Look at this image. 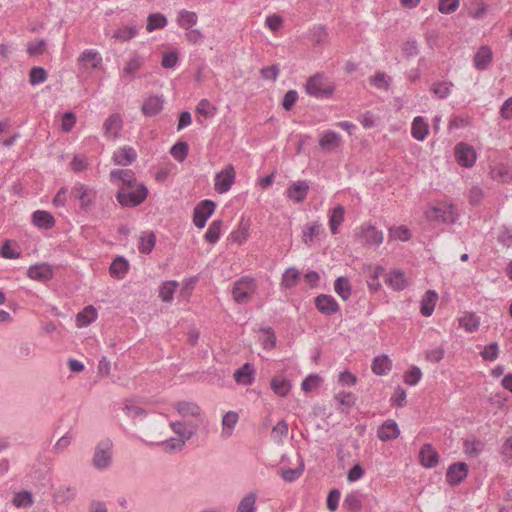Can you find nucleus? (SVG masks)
I'll return each mask as SVG.
<instances>
[{"label": "nucleus", "instance_id": "obj_1", "mask_svg": "<svg viewBox=\"0 0 512 512\" xmlns=\"http://www.w3.org/2000/svg\"><path fill=\"white\" fill-rule=\"evenodd\" d=\"M148 194V188L143 183L136 185L133 188L120 187L115 198L122 207L134 208L141 205L147 199Z\"/></svg>", "mask_w": 512, "mask_h": 512}, {"label": "nucleus", "instance_id": "obj_2", "mask_svg": "<svg viewBox=\"0 0 512 512\" xmlns=\"http://www.w3.org/2000/svg\"><path fill=\"white\" fill-rule=\"evenodd\" d=\"M91 463L97 471H106L112 466L113 442L111 439H103L95 445Z\"/></svg>", "mask_w": 512, "mask_h": 512}, {"label": "nucleus", "instance_id": "obj_3", "mask_svg": "<svg viewBox=\"0 0 512 512\" xmlns=\"http://www.w3.org/2000/svg\"><path fill=\"white\" fill-rule=\"evenodd\" d=\"M70 196L79 202V209L85 213L90 212L94 206L97 191L83 183H76L70 191Z\"/></svg>", "mask_w": 512, "mask_h": 512}, {"label": "nucleus", "instance_id": "obj_4", "mask_svg": "<svg viewBox=\"0 0 512 512\" xmlns=\"http://www.w3.org/2000/svg\"><path fill=\"white\" fill-rule=\"evenodd\" d=\"M305 91L309 96L317 99L329 98L334 92V86L325 83L323 74L316 73L308 78Z\"/></svg>", "mask_w": 512, "mask_h": 512}, {"label": "nucleus", "instance_id": "obj_5", "mask_svg": "<svg viewBox=\"0 0 512 512\" xmlns=\"http://www.w3.org/2000/svg\"><path fill=\"white\" fill-rule=\"evenodd\" d=\"M256 288L257 285L253 278L242 277L241 279L237 280L234 284L232 290L233 298L239 304L246 303L255 293Z\"/></svg>", "mask_w": 512, "mask_h": 512}, {"label": "nucleus", "instance_id": "obj_6", "mask_svg": "<svg viewBox=\"0 0 512 512\" xmlns=\"http://www.w3.org/2000/svg\"><path fill=\"white\" fill-rule=\"evenodd\" d=\"M236 172L232 164H228L214 177V189L219 194L227 193L235 182Z\"/></svg>", "mask_w": 512, "mask_h": 512}, {"label": "nucleus", "instance_id": "obj_7", "mask_svg": "<svg viewBox=\"0 0 512 512\" xmlns=\"http://www.w3.org/2000/svg\"><path fill=\"white\" fill-rule=\"evenodd\" d=\"M215 207V203L209 199L202 200L197 204L193 212L194 225L199 229L204 228L208 219L213 215Z\"/></svg>", "mask_w": 512, "mask_h": 512}, {"label": "nucleus", "instance_id": "obj_8", "mask_svg": "<svg viewBox=\"0 0 512 512\" xmlns=\"http://www.w3.org/2000/svg\"><path fill=\"white\" fill-rule=\"evenodd\" d=\"M110 181L120 189V187L133 188L136 185L143 184L138 182L136 175L131 169H113L110 172Z\"/></svg>", "mask_w": 512, "mask_h": 512}, {"label": "nucleus", "instance_id": "obj_9", "mask_svg": "<svg viewBox=\"0 0 512 512\" xmlns=\"http://www.w3.org/2000/svg\"><path fill=\"white\" fill-rule=\"evenodd\" d=\"M145 62V56L137 52L130 54L120 72L121 79H128L130 81L136 79L138 71L143 67Z\"/></svg>", "mask_w": 512, "mask_h": 512}, {"label": "nucleus", "instance_id": "obj_10", "mask_svg": "<svg viewBox=\"0 0 512 512\" xmlns=\"http://www.w3.org/2000/svg\"><path fill=\"white\" fill-rule=\"evenodd\" d=\"M102 64L103 58L96 49H85L78 57V66L84 71L99 69Z\"/></svg>", "mask_w": 512, "mask_h": 512}, {"label": "nucleus", "instance_id": "obj_11", "mask_svg": "<svg viewBox=\"0 0 512 512\" xmlns=\"http://www.w3.org/2000/svg\"><path fill=\"white\" fill-rule=\"evenodd\" d=\"M454 155L457 163L466 168L472 167L477 159L474 148L464 142H460L455 146Z\"/></svg>", "mask_w": 512, "mask_h": 512}, {"label": "nucleus", "instance_id": "obj_12", "mask_svg": "<svg viewBox=\"0 0 512 512\" xmlns=\"http://www.w3.org/2000/svg\"><path fill=\"white\" fill-rule=\"evenodd\" d=\"M314 304L324 316H332L340 312V306L332 295L320 294L315 297Z\"/></svg>", "mask_w": 512, "mask_h": 512}, {"label": "nucleus", "instance_id": "obj_13", "mask_svg": "<svg viewBox=\"0 0 512 512\" xmlns=\"http://www.w3.org/2000/svg\"><path fill=\"white\" fill-rule=\"evenodd\" d=\"M123 128V119L117 114H111L103 123V136L108 140L119 138Z\"/></svg>", "mask_w": 512, "mask_h": 512}, {"label": "nucleus", "instance_id": "obj_14", "mask_svg": "<svg viewBox=\"0 0 512 512\" xmlns=\"http://www.w3.org/2000/svg\"><path fill=\"white\" fill-rule=\"evenodd\" d=\"M310 190V186L308 181L306 180H298L295 182H292L286 189L285 195L290 200L300 203L303 202Z\"/></svg>", "mask_w": 512, "mask_h": 512}, {"label": "nucleus", "instance_id": "obj_15", "mask_svg": "<svg viewBox=\"0 0 512 512\" xmlns=\"http://www.w3.org/2000/svg\"><path fill=\"white\" fill-rule=\"evenodd\" d=\"M172 431L185 443L197 432L198 426L191 421H171L169 423Z\"/></svg>", "mask_w": 512, "mask_h": 512}, {"label": "nucleus", "instance_id": "obj_16", "mask_svg": "<svg viewBox=\"0 0 512 512\" xmlns=\"http://www.w3.org/2000/svg\"><path fill=\"white\" fill-rule=\"evenodd\" d=\"M468 475V465L464 462L451 464L446 472V481L450 485H458Z\"/></svg>", "mask_w": 512, "mask_h": 512}, {"label": "nucleus", "instance_id": "obj_17", "mask_svg": "<svg viewBox=\"0 0 512 512\" xmlns=\"http://www.w3.org/2000/svg\"><path fill=\"white\" fill-rule=\"evenodd\" d=\"M233 377L237 384L249 386L255 382L256 370L251 363L247 362L234 372Z\"/></svg>", "mask_w": 512, "mask_h": 512}, {"label": "nucleus", "instance_id": "obj_18", "mask_svg": "<svg viewBox=\"0 0 512 512\" xmlns=\"http://www.w3.org/2000/svg\"><path fill=\"white\" fill-rule=\"evenodd\" d=\"M137 159V152L131 146H123L114 151L112 160L115 165L128 166Z\"/></svg>", "mask_w": 512, "mask_h": 512}, {"label": "nucleus", "instance_id": "obj_19", "mask_svg": "<svg viewBox=\"0 0 512 512\" xmlns=\"http://www.w3.org/2000/svg\"><path fill=\"white\" fill-rule=\"evenodd\" d=\"M27 276L36 281H48L53 278V270L47 263L31 265L27 270Z\"/></svg>", "mask_w": 512, "mask_h": 512}, {"label": "nucleus", "instance_id": "obj_20", "mask_svg": "<svg viewBox=\"0 0 512 512\" xmlns=\"http://www.w3.org/2000/svg\"><path fill=\"white\" fill-rule=\"evenodd\" d=\"M31 222L35 227L44 230L52 229L56 223L53 215L45 210L34 211L31 216Z\"/></svg>", "mask_w": 512, "mask_h": 512}, {"label": "nucleus", "instance_id": "obj_21", "mask_svg": "<svg viewBox=\"0 0 512 512\" xmlns=\"http://www.w3.org/2000/svg\"><path fill=\"white\" fill-rule=\"evenodd\" d=\"M400 435V429L396 421L386 420L377 430V436L381 441L387 442L396 439Z\"/></svg>", "mask_w": 512, "mask_h": 512}, {"label": "nucleus", "instance_id": "obj_22", "mask_svg": "<svg viewBox=\"0 0 512 512\" xmlns=\"http://www.w3.org/2000/svg\"><path fill=\"white\" fill-rule=\"evenodd\" d=\"M493 59V52L489 46H481L474 55L473 64L474 67L483 71L488 68Z\"/></svg>", "mask_w": 512, "mask_h": 512}, {"label": "nucleus", "instance_id": "obj_23", "mask_svg": "<svg viewBox=\"0 0 512 512\" xmlns=\"http://www.w3.org/2000/svg\"><path fill=\"white\" fill-rule=\"evenodd\" d=\"M341 143V136L333 130H327L319 140L320 148L325 152L335 151Z\"/></svg>", "mask_w": 512, "mask_h": 512}, {"label": "nucleus", "instance_id": "obj_24", "mask_svg": "<svg viewBox=\"0 0 512 512\" xmlns=\"http://www.w3.org/2000/svg\"><path fill=\"white\" fill-rule=\"evenodd\" d=\"M163 104L164 99L162 96H150L143 102L142 112L147 117L155 116L162 111Z\"/></svg>", "mask_w": 512, "mask_h": 512}, {"label": "nucleus", "instance_id": "obj_25", "mask_svg": "<svg viewBox=\"0 0 512 512\" xmlns=\"http://www.w3.org/2000/svg\"><path fill=\"white\" fill-rule=\"evenodd\" d=\"M419 458L421 464L426 468H434L439 462V455L431 444H424L420 450Z\"/></svg>", "mask_w": 512, "mask_h": 512}, {"label": "nucleus", "instance_id": "obj_26", "mask_svg": "<svg viewBox=\"0 0 512 512\" xmlns=\"http://www.w3.org/2000/svg\"><path fill=\"white\" fill-rule=\"evenodd\" d=\"M300 271L296 267L287 268L281 277L280 288L283 291L294 288L300 281Z\"/></svg>", "mask_w": 512, "mask_h": 512}, {"label": "nucleus", "instance_id": "obj_27", "mask_svg": "<svg viewBox=\"0 0 512 512\" xmlns=\"http://www.w3.org/2000/svg\"><path fill=\"white\" fill-rule=\"evenodd\" d=\"M438 300V294L435 290H428L423 295L420 302V312L423 316L429 317L433 314Z\"/></svg>", "mask_w": 512, "mask_h": 512}, {"label": "nucleus", "instance_id": "obj_28", "mask_svg": "<svg viewBox=\"0 0 512 512\" xmlns=\"http://www.w3.org/2000/svg\"><path fill=\"white\" fill-rule=\"evenodd\" d=\"M175 410L182 417H193L198 418L201 415V408L195 402L190 401H179L174 405Z\"/></svg>", "mask_w": 512, "mask_h": 512}, {"label": "nucleus", "instance_id": "obj_29", "mask_svg": "<svg viewBox=\"0 0 512 512\" xmlns=\"http://www.w3.org/2000/svg\"><path fill=\"white\" fill-rule=\"evenodd\" d=\"M429 133V124L422 116H416L411 126V135L417 141H424Z\"/></svg>", "mask_w": 512, "mask_h": 512}, {"label": "nucleus", "instance_id": "obj_30", "mask_svg": "<svg viewBox=\"0 0 512 512\" xmlns=\"http://www.w3.org/2000/svg\"><path fill=\"white\" fill-rule=\"evenodd\" d=\"M362 237L369 245L379 246L383 243L384 236L382 231L378 230L373 225H366L362 229Z\"/></svg>", "mask_w": 512, "mask_h": 512}, {"label": "nucleus", "instance_id": "obj_31", "mask_svg": "<svg viewBox=\"0 0 512 512\" xmlns=\"http://www.w3.org/2000/svg\"><path fill=\"white\" fill-rule=\"evenodd\" d=\"M98 317L96 308L92 305L86 306L81 312L76 315V325L79 328L87 327Z\"/></svg>", "mask_w": 512, "mask_h": 512}, {"label": "nucleus", "instance_id": "obj_32", "mask_svg": "<svg viewBox=\"0 0 512 512\" xmlns=\"http://www.w3.org/2000/svg\"><path fill=\"white\" fill-rule=\"evenodd\" d=\"M371 369L379 376L387 375L392 369V361L387 355H379L373 359Z\"/></svg>", "mask_w": 512, "mask_h": 512}, {"label": "nucleus", "instance_id": "obj_33", "mask_svg": "<svg viewBox=\"0 0 512 512\" xmlns=\"http://www.w3.org/2000/svg\"><path fill=\"white\" fill-rule=\"evenodd\" d=\"M387 284L395 291L404 290L407 286L405 274L400 269L392 270L387 277Z\"/></svg>", "mask_w": 512, "mask_h": 512}, {"label": "nucleus", "instance_id": "obj_34", "mask_svg": "<svg viewBox=\"0 0 512 512\" xmlns=\"http://www.w3.org/2000/svg\"><path fill=\"white\" fill-rule=\"evenodd\" d=\"M270 386L273 392L279 397H286L291 390V384L289 380L283 376L273 377Z\"/></svg>", "mask_w": 512, "mask_h": 512}, {"label": "nucleus", "instance_id": "obj_35", "mask_svg": "<svg viewBox=\"0 0 512 512\" xmlns=\"http://www.w3.org/2000/svg\"><path fill=\"white\" fill-rule=\"evenodd\" d=\"M129 269V263L128 261L121 256H118L114 261L111 263L109 271L112 277L117 279H123L125 275L127 274Z\"/></svg>", "mask_w": 512, "mask_h": 512}, {"label": "nucleus", "instance_id": "obj_36", "mask_svg": "<svg viewBox=\"0 0 512 512\" xmlns=\"http://www.w3.org/2000/svg\"><path fill=\"white\" fill-rule=\"evenodd\" d=\"M197 22H198V16L195 12L188 11L186 9H181L180 11H178L177 23L181 28H183L185 30H189L194 25H196Z\"/></svg>", "mask_w": 512, "mask_h": 512}, {"label": "nucleus", "instance_id": "obj_37", "mask_svg": "<svg viewBox=\"0 0 512 512\" xmlns=\"http://www.w3.org/2000/svg\"><path fill=\"white\" fill-rule=\"evenodd\" d=\"M336 294L344 301H347L352 294V287L347 277L340 276L334 282Z\"/></svg>", "mask_w": 512, "mask_h": 512}, {"label": "nucleus", "instance_id": "obj_38", "mask_svg": "<svg viewBox=\"0 0 512 512\" xmlns=\"http://www.w3.org/2000/svg\"><path fill=\"white\" fill-rule=\"evenodd\" d=\"M345 210L343 206H336L329 214V227L332 234H337L339 232V226L344 221Z\"/></svg>", "mask_w": 512, "mask_h": 512}, {"label": "nucleus", "instance_id": "obj_39", "mask_svg": "<svg viewBox=\"0 0 512 512\" xmlns=\"http://www.w3.org/2000/svg\"><path fill=\"white\" fill-rule=\"evenodd\" d=\"M222 226H223L222 220L212 221L211 224L209 225L207 231L204 234L205 241H207L208 243H210L212 245L216 244L221 237Z\"/></svg>", "mask_w": 512, "mask_h": 512}, {"label": "nucleus", "instance_id": "obj_40", "mask_svg": "<svg viewBox=\"0 0 512 512\" xmlns=\"http://www.w3.org/2000/svg\"><path fill=\"white\" fill-rule=\"evenodd\" d=\"M257 493H247L238 503L236 512H256L257 511Z\"/></svg>", "mask_w": 512, "mask_h": 512}, {"label": "nucleus", "instance_id": "obj_41", "mask_svg": "<svg viewBox=\"0 0 512 512\" xmlns=\"http://www.w3.org/2000/svg\"><path fill=\"white\" fill-rule=\"evenodd\" d=\"M459 325L467 332L473 333L479 329L480 317L474 313H465L459 318Z\"/></svg>", "mask_w": 512, "mask_h": 512}, {"label": "nucleus", "instance_id": "obj_42", "mask_svg": "<svg viewBox=\"0 0 512 512\" xmlns=\"http://www.w3.org/2000/svg\"><path fill=\"white\" fill-rule=\"evenodd\" d=\"M20 256L21 251L19 250L17 244L12 240H5L0 248V257L4 259H18Z\"/></svg>", "mask_w": 512, "mask_h": 512}, {"label": "nucleus", "instance_id": "obj_43", "mask_svg": "<svg viewBox=\"0 0 512 512\" xmlns=\"http://www.w3.org/2000/svg\"><path fill=\"white\" fill-rule=\"evenodd\" d=\"M138 35V28L136 26H124L114 31L112 38L116 41L127 42Z\"/></svg>", "mask_w": 512, "mask_h": 512}, {"label": "nucleus", "instance_id": "obj_44", "mask_svg": "<svg viewBox=\"0 0 512 512\" xmlns=\"http://www.w3.org/2000/svg\"><path fill=\"white\" fill-rule=\"evenodd\" d=\"M167 18L161 13H151L147 18L146 29L148 32L163 29L167 26Z\"/></svg>", "mask_w": 512, "mask_h": 512}, {"label": "nucleus", "instance_id": "obj_45", "mask_svg": "<svg viewBox=\"0 0 512 512\" xmlns=\"http://www.w3.org/2000/svg\"><path fill=\"white\" fill-rule=\"evenodd\" d=\"M239 420V415L235 411H228L223 415L222 418V433L230 436L232 431L234 430L237 422Z\"/></svg>", "mask_w": 512, "mask_h": 512}, {"label": "nucleus", "instance_id": "obj_46", "mask_svg": "<svg viewBox=\"0 0 512 512\" xmlns=\"http://www.w3.org/2000/svg\"><path fill=\"white\" fill-rule=\"evenodd\" d=\"M343 507L350 512H358L362 508L361 495L358 492H351L345 496Z\"/></svg>", "mask_w": 512, "mask_h": 512}, {"label": "nucleus", "instance_id": "obj_47", "mask_svg": "<svg viewBox=\"0 0 512 512\" xmlns=\"http://www.w3.org/2000/svg\"><path fill=\"white\" fill-rule=\"evenodd\" d=\"M12 503L17 508H27L33 505V495L29 491H20L14 494Z\"/></svg>", "mask_w": 512, "mask_h": 512}, {"label": "nucleus", "instance_id": "obj_48", "mask_svg": "<svg viewBox=\"0 0 512 512\" xmlns=\"http://www.w3.org/2000/svg\"><path fill=\"white\" fill-rule=\"evenodd\" d=\"M156 244V236L154 233H146L139 239L138 249L143 254H149L152 252Z\"/></svg>", "mask_w": 512, "mask_h": 512}, {"label": "nucleus", "instance_id": "obj_49", "mask_svg": "<svg viewBox=\"0 0 512 512\" xmlns=\"http://www.w3.org/2000/svg\"><path fill=\"white\" fill-rule=\"evenodd\" d=\"M311 40L318 46H323L328 42V31L323 25L314 26L311 30Z\"/></svg>", "mask_w": 512, "mask_h": 512}, {"label": "nucleus", "instance_id": "obj_50", "mask_svg": "<svg viewBox=\"0 0 512 512\" xmlns=\"http://www.w3.org/2000/svg\"><path fill=\"white\" fill-rule=\"evenodd\" d=\"M178 287V283L176 281H166L164 282L159 290V296L164 302H171L174 297V293L176 288Z\"/></svg>", "mask_w": 512, "mask_h": 512}, {"label": "nucleus", "instance_id": "obj_51", "mask_svg": "<svg viewBox=\"0 0 512 512\" xmlns=\"http://www.w3.org/2000/svg\"><path fill=\"white\" fill-rule=\"evenodd\" d=\"M422 371L418 366H412L404 373L403 380L409 386H416L422 379Z\"/></svg>", "mask_w": 512, "mask_h": 512}, {"label": "nucleus", "instance_id": "obj_52", "mask_svg": "<svg viewBox=\"0 0 512 512\" xmlns=\"http://www.w3.org/2000/svg\"><path fill=\"white\" fill-rule=\"evenodd\" d=\"M453 84L451 82L442 81L435 82L431 86V91L440 99H446L450 92Z\"/></svg>", "mask_w": 512, "mask_h": 512}, {"label": "nucleus", "instance_id": "obj_53", "mask_svg": "<svg viewBox=\"0 0 512 512\" xmlns=\"http://www.w3.org/2000/svg\"><path fill=\"white\" fill-rule=\"evenodd\" d=\"M371 84L380 90H388L391 85V78L384 72H376L371 78Z\"/></svg>", "mask_w": 512, "mask_h": 512}, {"label": "nucleus", "instance_id": "obj_54", "mask_svg": "<svg viewBox=\"0 0 512 512\" xmlns=\"http://www.w3.org/2000/svg\"><path fill=\"white\" fill-rule=\"evenodd\" d=\"M88 158L84 154H76L70 162V168L73 172L79 173L88 168Z\"/></svg>", "mask_w": 512, "mask_h": 512}, {"label": "nucleus", "instance_id": "obj_55", "mask_svg": "<svg viewBox=\"0 0 512 512\" xmlns=\"http://www.w3.org/2000/svg\"><path fill=\"white\" fill-rule=\"evenodd\" d=\"M389 236L393 240L408 241L411 238V233L406 226L401 225L390 228Z\"/></svg>", "mask_w": 512, "mask_h": 512}, {"label": "nucleus", "instance_id": "obj_56", "mask_svg": "<svg viewBox=\"0 0 512 512\" xmlns=\"http://www.w3.org/2000/svg\"><path fill=\"white\" fill-rule=\"evenodd\" d=\"M435 217L441 219L445 223H453L455 221V208L449 205L446 210H442L440 207L433 209Z\"/></svg>", "mask_w": 512, "mask_h": 512}, {"label": "nucleus", "instance_id": "obj_57", "mask_svg": "<svg viewBox=\"0 0 512 512\" xmlns=\"http://www.w3.org/2000/svg\"><path fill=\"white\" fill-rule=\"evenodd\" d=\"M188 151L189 147L186 142H178L172 146L170 153L178 162H183L188 155Z\"/></svg>", "mask_w": 512, "mask_h": 512}, {"label": "nucleus", "instance_id": "obj_58", "mask_svg": "<svg viewBox=\"0 0 512 512\" xmlns=\"http://www.w3.org/2000/svg\"><path fill=\"white\" fill-rule=\"evenodd\" d=\"M47 79V72L42 67H33L30 70L29 81L30 84L35 86L45 82Z\"/></svg>", "mask_w": 512, "mask_h": 512}, {"label": "nucleus", "instance_id": "obj_59", "mask_svg": "<svg viewBox=\"0 0 512 512\" xmlns=\"http://www.w3.org/2000/svg\"><path fill=\"white\" fill-rule=\"evenodd\" d=\"M179 64V54L177 51H170L163 54L161 65L165 69H174Z\"/></svg>", "mask_w": 512, "mask_h": 512}, {"label": "nucleus", "instance_id": "obj_60", "mask_svg": "<svg viewBox=\"0 0 512 512\" xmlns=\"http://www.w3.org/2000/svg\"><path fill=\"white\" fill-rule=\"evenodd\" d=\"M322 382V378L318 374H309L301 384V388L305 392H310L317 388Z\"/></svg>", "mask_w": 512, "mask_h": 512}, {"label": "nucleus", "instance_id": "obj_61", "mask_svg": "<svg viewBox=\"0 0 512 512\" xmlns=\"http://www.w3.org/2000/svg\"><path fill=\"white\" fill-rule=\"evenodd\" d=\"M499 354V347L496 342H492L486 346H484L483 350L480 352L481 357L485 361H494L497 359Z\"/></svg>", "mask_w": 512, "mask_h": 512}, {"label": "nucleus", "instance_id": "obj_62", "mask_svg": "<svg viewBox=\"0 0 512 512\" xmlns=\"http://www.w3.org/2000/svg\"><path fill=\"white\" fill-rule=\"evenodd\" d=\"M460 6V0H439L438 10L442 14H452Z\"/></svg>", "mask_w": 512, "mask_h": 512}, {"label": "nucleus", "instance_id": "obj_63", "mask_svg": "<svg viewBox=\"0 0 512 512\" xmlns=\"http://www.w3.org/2000/svg\"><path fill=\"white\" fill-rule=\"evenodd\" d=\"M384 273V268L382 266H376L370 275V278L367 281L368 287L370 290L377 291L381 284L379 282L380 276Z\"/></svg>", "mask_w": 512, "mask_h": 512}, {"label": "nucleus", "instance_id": "obj_64", "mask_svg": "<svg viewBox=\"0 0 512 512\" xmlns=\"http://www.w3.org/2000/svg\"><path fill=\"white\" fill-rule=\"evenodd\" d=\"M304 471V464L301 463L299 467L295 469H286L281 472V477L285 482L292 483L296 481Z\"/></svg>", "mask_w": 512, "mask_h": 512}]
</instances>
